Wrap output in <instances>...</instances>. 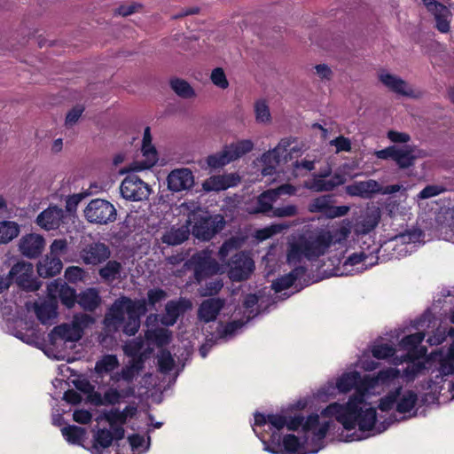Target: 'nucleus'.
I'll return each instance as SVG.
<instances>
[{"mask_svg": "<svg viewBox=\"0 0 454 454\" xmlns=\"http://www.w3.org/2000/svg\"><path fill=\"white\" fill-rule=\"evenodd\" d=\"M146 311L145 300H132L128 296H121L112 304L108 316L114 325L122 326L124 334L134 336L140 328L141 317Z\"/></svg>", "mask_w": 454, "mask_h": 454, "instance_id": "f257e3e1", "label": "nucleus"}, {"mask_svg": "<svg viewBox=\"0 0 454 454\" xmlns=\"http://www.w3.org/2000/svg\"><path fill=\"white\" fill-rule=\"evenodd\" d=\"M363 404H355L354 411L325 408V412L334 417L346 430L355 429L357 426L360 431H371L375 427L377 411L373 407L362 408Z\"/></svg>", "mask_w": 454, "mask_h": 454, "instance_id": "f03ea898", "label": "nucleus"}, {"mask_svg": "<svg viewBox=\"0 0 454 454\" xmlns=\"http://www.w3.org/2000/svg\"><path fill=\"white\" fill-rule=\"evenodd\" d=\"M184 267L193 270V278L197 284L216 275L220 271V264L208 251L195 253L187 260Z\"/></svg>", "mask_w": 454, "mask_h": 454, "instance_id": "7ed1b4c3", "label": "nucleus"}, {"mask_svg": "<svg viewBox=\"0 0 454 454\" xmlns=\"http://www.w3.org/2000/svg\"><path fill=\"white\" fill-rule=\"evenodd\" d=\"M253 149L254 143L252 140H239L225 145L221 152L208 155L207 163L212 168H219L241 158Z\"/></svg>", "mask_w": 454, "mask_h": 454, "instance_id": "20e7f679", "label": "nucleus"}, {"mask_svg": "<svg viewBox=\"0 0 454 454\" xmlns=\"http://www.w3.org/2000/svg\"><path fill=\"white\" fill-rule=\"evenodd\" d=\"M195 223L192 227V234L202 241H209L214 236L222 231L225 227L224 217L220 215H199L194 217Z\"/></svg>", "mask_w": 454, "mask_h": 454, "instance_id": "39448f33", "label": "nucleus"}, {"mask_svg": "<svg viewBox=\"0 0 454 454\" xmlns=\"http://www.w3.org/2000/svg\"><path fill=\"white\" fill-rule=\"evenodd\" d=\"M86 219L92 223L106 224L116 219V209L107 200L95 199L84 209Z\"/></svg>", "mask_w": 454, "mask_h": 454, "instance_id": "423d86ee", "label": "nucleus"}, {"mask_svg": "<svg viewBox=\"0 0 454 454\" xmlns=\"http://www.w3.org/2000/svg\"><path fill=\"white\" fill-rule=\"evenodd\" d=\"M71 212L68 203L66 210L56 205L50 206L37 215L35 223L45 231L57 230L61 224L67 223V219L71 215Z\"/></svg>", "mask_w": 454, "mask_h": 454, "instance_id": "0eeeda50", "label": "nucleus"}, {"mask_svg": "<svg viewBox=\"0 0 454 454\" xmlns=\"http://www.w3.org/2000/svg\"><path fill=\"white\" fill-rule=\"evenodd\" d=\"M34 267L31 262H19L9 271L12 283L27 291H36L40 286L33 278Z\"/></svg>", "mask_w": 454, "mask_h": 454, "instance_id": "6e6552de", "label": "nucleus"}, {"mask_svg": "<svg viewBox=\"0 0 454 454\" xmlns=\"http://www.w3.org/2000/svg\"><path fill=\"white\" fill-rule=\"evenodd\" d=\"M229 277L233 281L247 280L254 270V260L246 252H237L228 262Z\"/></svg>", "mask_w": 454, "mask_h": 454, "instance_id": "1a4fd4ad", "label": "nucleus"}, {"mask_svg": "<svg viewBox=\"0 0 454 454\" xmlns=\"http://www.w3.org/2000/svg\"><path fill=\"white\" fill-rule=\"evenodd\" d=\"M374 385V380L369 376H364L360 380H356L354 387L355 393L349 396L348 402L344 404L333 403L329 404L326 408L328 409H339L342 411H354L355 404H364L365 403V396L368 394L370 388Z\"/></svg>", "mask_w": 454, "mask_h": 454, "instance_id": "9d476101", "label": "nucleus"}, {"mask_svg": "<svg viewBox=\"0 0 454 454\" xmlns=\"http://www.w3.org/2000/svg\"><path fill=\"white\" fill-rule=\"evenodd\" d=\"M121 196L129 200L140 201L147 199L150 193L149 185L137 175H128L120 186Z\"/></svg>", "mask_w": 454, "mask_h": 454, "instance_id": "9b49d317", "label": "nucleus"}, {"mask_svg": "<svg viewBox=\"0 0 454 454\" xmlns=\"http://www.w3.org/2000/svg\"><path fill=\"white\" fill-rule=\"evenodd\" d=\"M423 4L435 20L434 27L442 34H447L450 30L452 12L447 5L436 0H422Z\"/></svg>", "mask_w": 454, "mask_h": 454, "instance_id": "f8f14e48", "label": "nucleus"}, {"mask_svg": "<svg viewBox=\"0 0 454 454\" xmlns=\"http://www.w3.org/2000/svg\"><path fill=\"white\" fill-rule=\"evenodd\" d=\"M270 444L265 448L266 450L273 454H278L283 448V450L289 454H306L305 452L301 453L302 446L300 439L293 434H286L281 440V435L273 432L269 440Z\"/></svg>", "mask_w": 454, "mask_h": 454, "instance_id": "ddd939ff", "label": "nucleus"}, {"mask_svg": "<svg viewBox=\"0 0 454 454\" xmlns=\"http://www.w3.org/2000/svg\"><path fill=\"white\" fill-rule=\"evenodd\" d=\"M333 195L327 194L314 199L308 206L311 213H322L327 218H336L346 215L350 207L348 206H333Z\"/></svg>", "mask_w": 454, "mask_h": 454, "instance_id": "4468645a", "label": "nucleus"}, {"mask_svg": "<svg viewBox=\"0 0 454 454\" xmlns=\"http://www.w3.org/2000/svg\"><path fill=\"white\" fill-rule=\"evenodd\" d=\"M111 256V250L102 242H91L80 251V257L86 265L97 266L106 262Z\"/></svg>", "mask_w": 454, "mask_h": 454, "instance_id": "2eb2a0df", "label": "nucleus"}, {"mask_svg": "<svg viewBox=\"0 0 454 454\" xmlns=\"http://www.w3.org/2000/svg\"><path fill=\"white\" fill-rule=\"evenodd\" d=\"M82 336V328L78 317H75L72 325L61 324L55 326L48 334L49 341L54 344L58 340L74 342Z\"/></svg>", "mask_w": 454, "mask_h": 454, "instance_id": "dca6fc26", "label": "nucleus"}, {"mask_svg": "<svg viewBox=\"0 0 454 454\" xmlns=\"http://www.w3.org/2000/svg\"><path fill=\"white\" fill-rule=\"evenodd\" d=\"M333 243V236L330 231L319 233L313 240L303 241L305 257L309 260L323 255Z\"/></svg>", "mask_w": 454, "mask_h": 454, "instance_id": "f3484780", "label": "nucleus"}, {"mask_svg": "<svg viewBox=\"0 0 454 454\" xmlns=\"http://www.w3.org/2000/svg\"><path fill=\"white\" fill-rule=\"evenodd\" d=\"M44 245L45 240L42 235L29 233L20 239L19 249L27 258L35 259L41 255Z\"/></svg>", "mask_w": 454, "mask_h": 454, "instance_id": "a211bd4d", "label": "nucleus"}, {"mask_svg": "<svg viewBox=\"0 0 454 454\" xmlns=\"http://www.w3.org/2000/svg\"><path fill=\"white\" fill-rule=\"evenodd\" d=\"M168 187L173 192H181L190 189L194 184L192 172L188 168L172 170L167 178Z\"/></svg>", "mask_w": 454, "mask_h": 454, "instance_id": "6ab92c4d", "label": "nucleus"}, {"mask_svg": "<svg viewBox=\"0 0 454 454\" xmlns=\"http://www.w3.org/2000/svg\"><path fill=\"white\" fill-rule=\"evenodd\" d=\"M50 294H59L61 303L67 309H71L77 302L75 290L60 279H55L47 286Z\"/></svg>", "mask_w": 454, "mask_h": 454, "instance_id": "aec40b11", "label": "nucleus"}, {"mask_svg": "<svg viewBox=\"0 0 454 454\" xmlns=\"http://www.w3.org/2000/svg\"><path fill=\"white\" fill-rule=\"evenodd\" d=\"M425 333L418 332L412 334L404 336L399 342L402 349L407 350V357L411 359H419L422 357L427 349L426 348H419V346L423 341Z\"/></svg>", "mask_w": 454, "mask_h": 454, "instance_id": "412c9836", "label": "nucleus"}, {"mask_svg": "<svg viewBox=\"0 0 454 454\" xmlns=\"http://www.w3.org/2000/svg\"><path fill=\"white\" fill-rule=\"evenodd\" d=\"M224 302V300L221 298L204 300L198 309L199 319L204 323L215 321L223 308Z\"/></svg>", "mask_w": 454, "mask_h": 454, "instance_id": "4be33fe9", "label": "nucleus"}, {"mask_svg": "<svg viewBox=\"0 0 454 454\" xmlns=\"http://www.w3.org/2000/svg\"><path fill=\"white\" fill-rule=\"evenodd\" d=\"M346 192L348 195L353 197L371 199L373 194L379 192V183L373 179L355 182L346 187Z\"/></svg>", "mask_w": 454, "mask_h": 454, "instance_id": "5701e85b", "label": "nucleus"}, {"mask_svg": "<svg viewBox=\"0 0 454 454\" xmlns=\"http://www.w3.org/2000/svg\"><path fill=\"white\" fill-rule=\"evenodd\" d=\"M307 268L304 266H296L289 273L281 276L272 283V288L276 293L291 287L295 281L305 276Z\"/></svg>", "mask_w": 454, "mask_h": 454, "instance_id": "b1692460", "label": "nucleus"}, {"mask_svg": "<svg viewBox=\"0 0 454 454\" xmlns=\"http://www.w3.org/2000/svg\"><path fill=\"white\" fill-rule=\"evenodd\" d=\"M379 80L390 90L403 95V96H412V90L411 88H408L407 82L388 73H381L379 75Z\"/></svg>", "mask_w": 454, "mask_h": 454, "instance_id": "393cba45", "label": "nucleus"}, {"mask_svg": "<svg viewBox=\"0 0 454 454\" xmlns=\"http://www.w3.org/2000/svg\"><path fill=\"white\" fill-rule=\"evenodd\" d=\"M35 313L43 325H48L58 316V303L55 300L44 301L40 304L35 303Z\"/></svg>", "mask_w": 454, "mask_h": 454, "instance_id": "a878e982", "label": "nucleus"}, {"mask_svg": "<svg viewBox=\"0 0 454 454\" xmlns=\"http://www.w3.org/2000/svg\"><path fill=\"white\" fill-rule=\"evenodd\" d=\"M188 306L189 302L185 301H169L166 304V315L163 317L161 323L166 326L174 325L181 313H183Z\"/></svg>", "mask_w": 454, "mask_h": 454, "instance_id": "bb28decb", "label": "nucleus"}, {"mask_svg": "<svg viewBox=\"0 0 454 454\" xmlns=\"http://www.w3.org/2000/svg\"><path fill=\"white\" fill-rule=\"evenodd\" d=\"M269 190L262 192L254 201V206L249 209L250 214H263L270 216L273 213V203L276 201Z\"/></svg>", "mask_w": 454, "mask_h": 454, "instance_id": "cd10ccee", "label": "nucleus"}, {"mask_svg": "<svg viewBox=\"0 0 454 454\" xmlns=\"http://www.w3.org/2000/svg\"><path fill=\"white\" fill-rule=\"evenodd\" d=\"M63 263L59 257H46L37 265V273L42 278H51L60 273Z\"/></svg>", "mask_w": 454, "mask_h": 454, "instance_id": "c85d7f7f", "label": "nucleus"}, {"mask_svg": "<svg viewBox=\"0 0 454 454\" xmlns=\"http://www.w3.org/2000/svg\"><path fill=\"white\" fill-rule=\"evenodd\" d=\"M123 270L121 262L116 260H107L98 270V275L104 283L111 284L121 278Z\"/></svg>", "mask_w": 454, "mask_h": 454, "instance_id": "c756f323", "label": "nucleus"}, {"mask_svg": "<svg viewBox=\"0 0 454 454\" xmlns=\"http://www.w3.org/2000/svg\"><path fill=\"white\" fill-rule=\"evenodd\" d=\"M101 298L98 291L89 288L81 293L77 298V303L86 311H94L100 304Z\"/></svg>", "mask_w": 454, "mask_h": 454, "instance_id": "7c9ffc66", "label": "nucleus"}, {"mask_svg": "<svg viewBox=\"0 0 454 454\" xmlns=\"http://www.w3.org/2000/svg\"><path fill=\"white\" fill-rule=\"evenodd\" d=\"M247 237L232 236L226 239L221 246L218 254L222 261H225L230 254L233 251H238L245 244Z\"/></svg>", "mask_w": 454, "mask_h": 454, "instance_id": "2f4dec72", "label": "nucleus"}, {"mask_svg": "<svg viewBox=\"0 0 454 454\" xmlns=\"http://www.w3.org/2000/svg\"><path fill=\"white\" fill-rule=\"evenodd\" d=\"M20 225L13 221L0 222V244H7L20 234Z\"/></svg>", "mask_w": 454, "mask_h": 454, "instance_id": "473e14b6", "label": "nucleus"}, {"mask_svg": "<svg viewBox=\"0 0 454 454\" xmlns=\"http://www.w3.org/2000/svg\"><path fill=\"white\" fill-rule=\"evenodd\" d=\"M437 371L442 378L454 374V340L448 353L441 356Z\"/></svg>", "mask_w": 454, "mask_h": 454, "instance_id": "72a5a7b5", "label": "nucleus"}, {"mask_svg": "<svg viewBox=\"0 0 454 454\" xmlns=\"http://www.w3.org/2000/svg\"><path fill=\"white\" fill-rule=\"evenodd\" d=\"M418 401V395L413 390H407L400 395L396 402V411L399 413L410 412Z\"/></svg>", "mask_w": 454, "mask_h": 454, "instance_id": "f704fd0d", "label": "nucleus"}, {"mask_svg": "<svg viewBox=\"0 0 454 454\" xmlns=\"http://www.w3.org/2000/svg\"><path fill=\"white\" fill-rule=\"evenodd\" d=\"M61 433L64 438L72 444H82L86 436V429L74 425L64 427Z\"/></svg>", "mask_w": 454, "mask_h": 454, "instance_id": "c9c22d12", "label": "nucleus"}, {"mask_svg": "<svg viewBox=\"0 0 454 454\" xmlns=\"http://www.w3.org/2000/svg\"><path fill=\"white\" fill-rule=\"evenodd\" d=\"M142 152L144 156L150 159V162L144 168H149L154 165L157 160V151L152 145V136L150 127H146L144 131Z\"/></svg>", "mask_w": 454, "mask_h": 454, "instance_id": "e433bc0d", "label": "nucleus"}, {"mask_svg": "<svg viewBox=\"0 0 454 454\" xmlns=\"http://www.w3.org/2000/svg\"><path fill=\"white\" fill-rule=\"evenodd\" d=\"M413 153L414 150L410 146L404 149L397 148L394 161L400 168H408L414 165L417 159Z\"/></svg>", "mask_w": 454, "mask_h": 454, "instance_id": "4c0bfd02", "label": "nucleus"}, {"mask_svg": "<svg viewBox=\"0 0 454 454\" xmlns=\"http://www.w3.org/2000/svg\"><path fill=\"white\" fill-rule=\"evenodd\" d=\"M410 363L403 370V378L406 381H413L419 374H422L426 368L425 362L418 361V359L408 358Z\"/></svg>", "mask_w": 454, "mask_h": 454, "instance_id": "58836bf2", "label": "nucleus"}, {"mask_svg": "<svg viewBox=\"0 0 454 454\" xmlns=\"http://www.w3.org/2000/svg\"><path fill=\"white\" fill-rule=\"evenodd\" d=\"M357 380H360V373L356 371L343 373L337 380L336 388L346 394L355 387Z\"/></svg>", "mask_w": 454, "mask_h": 454, "instance_id": "ea45409f", "label": "nucleus"}, {"mask_svg": "<svg viewBox=\"0 0 454 454\" xmlns=\"http://www.w3.org/2000/svg\"><path fill=\"white\" fill-rule=\"evenodd\" d=\"M119 366V361L115 355H105L95 364V372L98 374H106Z\"/></svg>", "mask_w": 454, "mask_h": 454, "instance_id": "a19ab883", "label": "nucleus"}, {"mask_svg": "<svg viewBox=\"0 0 454 454\" xmlns=\"http://www.w3.org/2000/svg\"><path fill=\"white\" fill-rule=\"evenodd\" d=\"M189 233L187 231L177 228V229H171L169 231H167L161 238V240L163 243L170 245V246H176L180 245L185 240L188 239Z\"/></svg>", "mask_w": 454, "mask_h": 454, "instance_id": "79ce46f5", "label": "nucleus"}, {"mask_svg": "<svg viewBox=\"0 0 454 454\" xmlns=\"http://www.w3.org/2000/svg\"><path fill=\"white\" fill-rule=\"evenodd\" d=\"M171 89L183 98H191L195 96L192 87L184 80L175 78L170 81Z\"/></svg>", "mask_w": 454, "mask_h": 454, "instance_id": "37998d69", "label": "nucleus"}, {"mask_svg": "<svg viewBox=\"0 0 454 454\" xmlns=\"http://www.w3.org/2000/svg\"><path fill=\"white\" fill-rule=\"evenodd\" d=\"M147 339L162 347L171 341V332L166 328H156L147 334Z\"/></svg>", "mask_w": 454, "mask_h": 454, "instance_id": "c03bdc74", "label": "nucleus"}, {"mask_svg": "<svg viewBox=\"0 0 454 454\" xmlns=\"http://www.w3.org/2000/svg\"><path fill=\"white\" fill-rule=\"evenodd\" d=\"M402 388L396 387L389 391L384 397H382L379 403V409L381 411H389L396 404L397 399L401 395Z\"/></svg>", "mask_w": 454, "mask_h": 454, "instance_id": "a18cd8bd", "label": "nucleus"}, {"mask_svg": "<svg viewBox=\"0 0 454 454\" xmlns=\"http://www.w3.org/2000/svg\"><path fill=\"white\" fill-rule=\"evenodd\" d=\"M97 419H105L109 423L110 427L126 424L125 415L123 413H121V411L117 408L112 409L108 411H104L102 414L98 416Z\"/></svg>", "mask_w": 454, "mask_h": 454, "instance_id": "49530a36", "label": "nucleus"}, {"mask_svg": "<svg viewBox=\"0 0 454 454\" xmlns=\"http://www.w3.org/2000/svg\"><path fill=\"white\" fill-rule=\"evenodd\" d=\"M113 443V435L112 432L106 428H100L98 430L95 437L93 448L98 449L100 447L101 449L109 448Z\"/></svg>", "mask_w": 454, "mask_h": 454, "instance_id": "de8ad7c7", "label": "nucleus"}, {"mask_svg": "<svg viewBox=\"0 0 454 454\" xmlns=\"http://www.w3.org/2000/svg\"><path fill=\"white\" fill-rule=\"evenodd\" d=\"M254 114L257 122L266 123L270 121V108L265 100H257L254 104Z\"/></svg>", "mask_w": 454, "mask_h": 454, "instance_id": "09e8293b", "label": "nucleus"}, {"mask_svg": "<svg viewBox=\"0 0 454 454\" xmlns=\"http://www.w3.org/2000/svg\"><path fill=\"white\" fill-rule=\"evenodd\" d=\"M307 187L313 192H331L333 190L332 182L322 178L317 175L314 176L313 179L307 184Z\"/></svg>", "mask_w": 454, "mask_h": 454, "instance_id": "8fccbe9b", "label": "nucleus"}, {"mask_svg": "<svg viewBox=\"0 0 454 454\" xmlns=\"http://www.w3.org/2000/svg\"><path fill=\"white\" fill-rule=\"evenodd\" d=\"M395 353V349L392 345L387 343L374 345L372 348L373 357L377 359H386L392 357Z\"/></svg>", "mask_w": 454, "mask_h": 454, "instance_id": "3c124183", "label": "nucleus"}, {"mask_svg": "<svg viewBox=\"0 0 454 454\" xmlns=\"http://www.w3.org/2000/svg\"><path fill=\"white\" fill-rule=\"evenodd\" d=\"M302 256H305V250H303V241L291 244L287 252L288 262L297 263L301 262Z\"/></svg>", "mask_w": 454, "mask_h": 454, "instance_id": "603ef678", "label": "nucleus"}, {"mask_svg": "<svg viewBox=\"0 0 454 454\" xmlns=\"http://www.w3.org/2000/svg\"><path fill=\"white\" fill-rule=\"evenodd\" d=\"M298 215V207L295 205H286L283 207H274L273 213L270 215V217H292Z\"/></svg>", "mask_w": 454, "mask_h": 454, "instance_id": "864d4df0", "label": "nucleus"}, {"mask_svg": "<svg viewBox=\"0 0 454 454\" xmlns=\"http://www.w3.org/2000/svg\"><path fill=\"white\" fill-rule=\"evenodd\" d=\"M175 361L169 351H163L158 359L159 370L161 372L167 373L173 370Z\"/></svg>", "mask_w": 454, "mask_h": 454, "instance_id": "5fc2aeb1", "label": "nucleus"}, {"mask_svg": "<svg viewBox=\"0 0 454 454\" xmlns=\"http://www.w3.org/2000/svg\"><path fill=\"white\" fill-rule=\"evenodd\" d=\"M223 287V282L221 278L213 279L206 283L202 296H214L216 295Z\"/></svg>", "mask_w": 454, "mask_h": 454, "instance_id": "6e6d98bb", "label": "nucleus"}, {"mask_svg": "<svg viewBox=\"0 0 454 454\" xmlns=\"http://www.w3.org/2000/svg\"><path fill=\"white\" fill-rule=\"evenodd\" d=\"M211 81L221 89H226L229 86L224 71L221 67H216L212 71Z\"/></svg>", "mask_w": 454, "mask_h": 454, "instance_id": "4d7b16f0", "label": "nucleus"}, {"mask_svg": "<svg viewBox=\"0 0 454 454\" xmlns=\"http://www.w3.org/2000/svg\"><path fill=\"white\" fill-rule=\"evenodd\" d=\"M85 271L80 267L71 266L65 271V278L71 283H76L83 279Z\"/></svg>", "mask_w": 454, "mask_h": 454, "instance_id": "13d9d810", "label": "nucleus"}, {"mask_svg": "<svg viewBox=\"0 0 454 454\" xmlns=\"http://www.w3.org/2000/svg\"><path fill=\"white\" fill-rule=\"evenodd\" d=\"M104 405H115L120 403L121 394L116 388H109L104 393Z\"/></svg>", "mask_w": 454, "mask_h": 454, "instance_id": "bf43d9fd", "label": "nucleus"}, {"mask_svg": "<svg viewBox=\"0 0 454 454\" xmlns=\"http://www.w3.org/2000/svg\"><path fill=\"white\" fill-rule=\"evenodd\" d=\"M167 297V293L161 288L150 289L147 293L148 303L151 306L160 302Z\"/></svg>", "mask_w": 454, "mask_h": 454, "instance_id": "052dcab7", "label": "nucleus"}, {"mask_svg": "<svg viewBox=\"0 0 454 454\" xmlns=\"http://www.w3.org/2000/svg\"><path fill=\"white\" fill-rule=\"evenodd\" d=\"M442 192H443V188L439 185H427L419 192L418 198L419 200L429 199L439 195Z\"/></svg>", "mask_w": 454, "mask_h": 454, "instance_id": "680f3d73", "label": "nucleus"}, {"mask_svg": "<svg viewBox=\"0 0 454 454\" xmlns=\"http://www.w3.org/2000/svg\"><path fill=\"white\" fill-rule=\"evenodd\" d=\"M268 423L279 431L287 424V417L280 414H268Z\"/></svg>", "mask_w": 454, "mask_h": 454, "instance_id": "e2e57ef3", "label": "nucleus"}, {"mask_svg": "<svg viewBox=\"0 0 454 454\" xmlns=\"http://www.w3.org/2000/svg\"><path fill=\"white\" fill-rule=\"evenodd\" d=\"M269 192H273L271 195L277 200L281 195H293L295 192V187L290 184H281L275 189H269Z\"/></svg>", "mask_w": 454, "mask_h": 454, "instance_id": "0e129e2a", "label": "nucleus"}, {"mask_svg": "<svg viewBox=\"0 0 454 454\" xmlns=\"http://www.w3.org/2000/svg\"><path fill=\"white\" fill-rule=\"evenodd\" d=\"M331 145L336 147V153L351 151L350 140L343 136H339L332 140Z\"/></svg>", "mask_w": 454, "mask_h": 454, "instance_id": "69168bd1", "label": "nucleus"}, {"mask_svg": "<svg viewBox=\"0 0 454 454\" xmlns=\"http://www.w3.org/2000/svg\"><path fill=\"white\" fill-rule=\"evenodd\" d=\"M319 425V416L317 413H312L303 420L302 430L304 432H309L316 429Z\"/></svg>", "mask_w": 454, "mask_h": 454, "instance_id": "338daca9", "label": "nucleus"}, {"mask_svg": "<svg viewBox=\"0 0 454 454\" xmlns=\"http://www.w3.org/2000/svg\"><path fill=\"white\" fill-rule=\"evenodd\" d=\"M84 108L82 106L73 107L66 116V124L68 126L74 125L81 117Z\"/></svg>", "mask_w": 454, "mask_h": 454, "instance_id": "774afa93", "label": "nucleus"}]
</instances>
